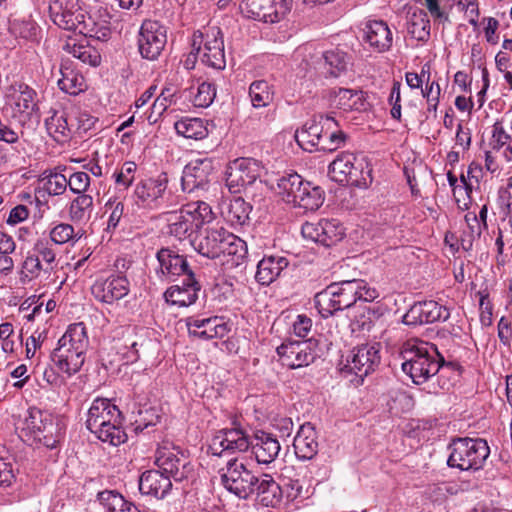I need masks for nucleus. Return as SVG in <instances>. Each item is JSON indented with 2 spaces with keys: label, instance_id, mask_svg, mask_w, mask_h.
Segmentation results:
<instances>
[{
  "label": "nucleus",
  "instance_id": "5fc2aeb1",
  "mask_svg": "<svg viewBox=\"0 0 512 512\" xmlns=\"http://www.w3.org/2000/svg\"><path fill=\"white\" fill-rule=\"evenodd\" d=\"M34 255L44 263V271L51 272L54 269L56 262V252L53 248V244L46 239H39L36 241L33 247Z\"/></svg>",
  "mask_w": 512,
  "mask_h": 512
},
{
  "label": "nucleus",
  "instance_id": "a878e982",
  "mask_svg": "<svg viewBox=\"0 0 512 512\" xmlns=\"http://www.w3.org/2000/svg\"><path fill=\"white\" fill-rule=\"evenodd\" d=\"M231 232L224 227H211L205 230V235L195 244L199 254L210 259H215L225 253V244Z\"/></svg>",
  "mask_w": 512,
  "mask_h": 512
},
{
  "label": "nucleus",
  "instance_id": "423d86ee",
  "mask_svg": "<svg viewBox=\"0 0 512 512\" xmlns=\"http://www.w3.org/2000/svg\"><path fill=\"white\" fill-rule=\"evenodd\" d=\"M22 430L34 442L48 449H54L63 439L65 427L62 421L51 413L30 408Z\"/></svg>",
  "mask_w": 512,
  "mask_h": 512
},
{
  "label": "nucleus",
  "instance_id": "dca6fc26",
  "mask_svg": "<svg viewBox=\"0 0 512 512\" xmlns=\"http://www.w3.org/2000/svg\"><path fill=\"white\" fill-rule=\"evenodd\" d=\"M155 464L169 480L181 482L193 474V466L181 451L172 448H160L156 452Z\"/></svg>",
  "mask_w": 512,
  "mask_h": 512
},
{
  "label": "nucleus",
  "instance_id": "052dcab7",
  "mask_svg": "<svg viewBox=\"0 0 512 512\" xmlns=\"http://www.w3.org/2000/svg\"><path fill=\"white\" fill-rule=\"evenodd\" d=\"M216 97V88L209 82H202L193 96L192 102L195 107L207 108Z\"/></svg>",
  "mask_w": 512,
  "mask_h": 512
},
{
  "label": "nucleus",
  "instance_id": "6e6552de",
  "mask_svg": "<svg viewBox=\"0 0 512 512\" xmlns=\"http://www.w3.org/2000/svg\"><path fill=\"white\" fill-rule=\"evenodd\" d=\"M223 487L239 499H248L255 493L258 476L248 468L245 457H234L219 470Z\"/></svg>",
  "mask_w": 512,
  "mask_h": 512
},
{
  "label": "nucleus",
  "instance_id": "393cba45",
  "mask_svg": "<svg viewBox=\"0 0 512 512\" xmlns=\"http://www.w3.org/2000/svg\"><path fill=\"white\" fill-rule=\"evenodd\" d=\"M168 184L166 173H161L155 178H148L137 184L135 197L137 203L150 208L156 207L158 200L163 197Z\"/></svg>",
  "mask_w": 512,
  "mask_h": 512
},
{
  "label": "nucleus",
  "instance_id": "09e8293b",
  "mask_svg": "<svg viewBox=\"0 0 512 512\" xmlns=\"http://www.w3.org/2000/svg\"><path fill=\"white\" fill-rule=\"evenodd\" d=\"M355 160V154L349 152H343L339 154L334 161H332L328 167V173L330 178L338 183H346L348 171L352 168L353 161Z\"/></svg>",
  "mask_w": 512,
  "mask_h": 512
},
{
  "label": "nucleus",
  "instance_id": "37998d69",
  "mask_svg": "<svg viewBox=\"0 0 512 512\" xmlns=\"http://www.w3.org/2000/svg\"><path fill=\"white\" fill-rule=\"evenodd\" d=\"M324 202V191L321 187L307 182L302 188V192L294 204V207H299L305 211H315Z\"/></svg>",
  "mask_w": 512,
  "mask_h": 512
},
{
  "label": "nucleus",
  "instance_id": "c756f323",
  "mask_svg": "<svg viewBox=\"0 0 512 512\" xmlns=\"http://www.w3.org/2000/svg\"><path fill=\"white\" fill-rule=\"evenodd\" d=\"M293 447L296 457L300 460H311L317 455L319 448L317 433L311 423L300 426L294 437Z\"/></svg>",
  "mask_w": 512,
  "mask_h": 512
},
{
  "label": "nucleus",
  "instance_id": "13d9d810",
  "mask_svg": "<svg viewBox=\"0 0 512 512\" xmlns=\"http://www.w3.org/2000/svg\"><path fill=\"white\" fill-rule=\"evenodd\" d=\"M10 30L16 36L27 40H35L39 32V27L32 19L23 18L14 19L10 24Z\"/></svg>",
  "mask_w": 512,
  "mask_h": 512
},
{
  "label": "nucleus",
  "instance_id": "473e14b6",
  "mask_svg": "<svg viewBox=\"0 0 512 512\" xmlns=\"http://www.w3.org/2000/svg\"><path fill=\"white\" fill-rule=\"evenodd\" d=\"M61 78L58 79V87L69 95H79L87 89L84 76L75 69L73 63L62 59L60 65Z\"/></svg>",
  "mask_w": 512,
  "mask_h": 512
},
{
  "label": "nucleus",
  "instance_id": "cd10ccee",
  "mask_svg": "<svg viewBox=\"0 0 512 512\" xmlns=\"http://www.w3.org/2000/svg\"><path fill=\"white\" fill-rule=\"evenodd\" d=\"M252 453L258 464L268 465L272 463L281 450L278 439L271 433L257 431L251 440Z\"/></svg>",
  "mask_w": 512,
  "mask_h": 512
},
{
  "label": "nucleus",
  "instance_id": "e2e57ef3",
  "mask_svg": "<svg viewBox=\"0 0 512 512\" xmlns=\"http://www.w3.org/2000/svg\"><path fill=\"white\" fill-rule=\"evenodd\" d=\"M106 211L110 210L107 221V230H115L124 214V203L114 199H109L105 204Z\"/></svg>",
  "mask_w": 512,
  "mask_h": 512
},
{
  "label": "nucleus",
  "instance_id": "4d7b16f0",
  "mask_svg": "<svg viewBox=\"0 0 512 512\" xmlns=\"http://www.w3.org/2000/svg\"><path fill=\"white\" fill-rule=\"evenodd\" d=\"M227 242L225 244V253L222 255H227L232 257L233 264L239 265L246 258L248 254L247 244L244 240L234 235L228 236Z\"/></svg>",
  "mask_w": 512,
  "mask_h": 512
},
{
  "label": "nucleus",
  "instance_id": "3c124183",
  "mask_svg": "<svg viewBox=\"0 0 512 512\" xmlns=\"http://www.w3.org/2000/svg\"><path fill=\"white\" fill-rule=\"evenodd\" d=\"M50 242L54 244L76 243L83 235L81 229L75 231L73 225L59 223L50 230Z\"/></svg>",
  "mask_w": 512,
  "mask_h": 512
},
{
  "label": "nucleus",
  "instance_id": "9b49d317",
  "mask_svg": "<svg viewBox=\"0 0 512 512\" xmlns=\"http://www.w3.org/2000/svg\"><path fill=\"white\" fill-rule=\"evenodd\" d=\"M262 167L252 158H238L226 168V186L230 193L238 194L260 177Z\"/></svg>",
  "mask_w": 512,
  "mask_h": 512
},
{
  "label": "nucleus",
  "instance_id": "603ef678",
  "mask_svg": "<svg viewBox=\"0 0 512 512\" xmlns=\"http://www.w3.org/2000/svg\"><path fill=\"white\" fill-rule=\"evenodd\" d=\"M323 58L327 72L333 77H338L346 71L350 62L348 55L339 49L325 52Z\"/></svg>",
  "mask_w": 512,
  "mask_h": 512
},
{
  "label": "nucleus",
  "instance_id": "338daca9",
  "mask_svg": "<svg viewBox=\"0 0 512 512\" xmlns=\"http://www.w3.org/2000/svg\"><path fill=\"white\" fill-rule=\"evenodd\" d=\"M403 323L409 326L422 325L424 323L422 302L413 304L404 314Z\"/></svg>",
  "mask_w": 512,
  "mask_h": 512
},
{
  "label": "nucleus",
  "instance_id": "f704fd0d",
  "mask_svg": "<svg viewBox=\"0 0 512 512\" xmlns=\"http://www.w3.org/2000/svg\"><path fill=\"white\" fill-rule=\"evenodd\" d=\"M63 50L91 67H97L101 63V54L98 48L91 45L86 38L80 41L68 39L63 45Z\"/></svg>",
  "mask_w": 512,
  "mask_h": 512
},
{
  "label": "nucleus",
  "instance_id": "6ab92c4d",
  "mask_svg": "<svg viewBox=\"0 0 512 512\" xmlns=\"http://www.w3.org/2000/svg\"><path fill=\"white\" fill-rule=\"evenodd\" d=\"M214 171L213 161L210 158H198L191 160L183 170L182 189L191 193L195 190L206 189Z\"/></svg>",
  "mask_w": 512,
  "mask_h": 512
},
{
  "label": "nucleus",
  "instance_id": "ea45409f",
  "mask_svg": "<svg viewBox=\"0 0 512 512\" xmlns=\"http://www.w3.org/2000/svg\"><path fill=\"white\" fill-rule=\"evenodd\" d=\"M371 172L372 169L367 158L362 154H355V160L353 161L352 168L348 171L345 184L367 187L372 182Z\"/></svg>",
  "mask_w": 512,
  "mask_h": 512
},
{
  "label": "nucleus",
  "instance_id": "6e6d98bb",
  "mask_svg": "<svg viewBox=\"0 0 512 512\" xmlns=\"http://www.w3.org/2000/svg\"><path fill=\"white\" fill-rule=\"evenodd\" d=\"M14 459L0 444V487H9L15 481Z\"/></svg>",
  "mask_w": 512,
  "mask_h": 512
},
{
  "label": "nucleus",
  "instance_id": "2eb2a0df",
  "mask_svg": "<svg viewBox=\"0 0 512 512\" xmlns=\"http://www.w3.org/2000/svg\"><path fill=\"white\" fill-rule=\"evenodd\" d=\"M167 42L166 27L156 20H145L139 30L138 49L147 60H156Z\"/></svg>",
  "mask_w": 512,
  "mask_h": 512
},
{
  "label": "nucleus",
  "instance_id": "774afa93",
  "mask_svg": "<svg viewBox=\"0 0 512 512\" xmlns=\"http://www.w3.org/2000/svg\"><path fill=\"white\" fill-rule=\"evenodd\" d=\"M44 266L40 262V260L33 254H30L26 257L23 263V273L27 277L36 278L39 276L40 272L44 271Z\"/></svg>",
  "mask_w": 512,
  "mask_h": 512
},
{
  "label": "nucleus",
  "instance_id": "79ce46f5",
  "mask_svg": "<svg viewBox=\"0 0 512 512\" xmlns=\"http://www.w3.org/2000/svg\"><path fill=\"white\" fill-rule=\"evenodd\" d=\"M174 128L178 135L187 139L201 140L208 135L206 122L201 118H181L175 122Z\"/></svg>",
  "mask_w": 512,
  "mask_h": 512
},
{
  "label": "nucleus",
  "instance_id": "a19ab883",
  "mask_svg": "<svg viewBox=\"0 0 512 512\" xmlns=\"http://www.w3.org/2000/svg\"><path fill=\"white\" fill-rule=\"evenodd\" d=\"M184 215L193 223L196 230L214 220V213L211 206L204 201L190 202L181 208Z\"/></svg>",
  "mask_w": 512,
  "mask_h": 512
},
{
  "label": "nucleus",
  "instance_id": "f3484780",
  "mask_svg": "<svg viewBox=\"0 0 512 512\" xmlns=\"http://www.w3.org/2000/svg\"><path fill=\"white\" fill-rule=\"evenodd\" d=\"M301 234L307 240L329 247L343 239L345 230L337 219H321L304 223Z\"/></svg>",
  "mask_w": 512,
  "mask_h": 512
},
{
  "label": "nucleus",
  "instance_id": "c03bdc74",
  "mask_svg": "<svg viewBox=\"0 0 512 512\" xmlns=\"http://www.w3.org/2000/svg\"><path fill=\"white\" fill-rule=\"evenodd\" d=\"M408 34L419 42L426 43L430 39V20L423 10L413 12L407 23Z\"/></svg>",
  "mask_w": 512,
  "mask_h": 512
},
{
  "label": "nucleus",
  "instance_id": "bb28decb",
  "mask_svg": "<svg viewBox=\"0 0 512 512\" xmlns=\"http://www.w3.org/2000/svg\"><path fill=\"white\" fill-rule=\"evenodd\" d=\"M200 284L195 279L193 271H189V278L184 280L183 285H173L169 287L164 297L166 302L179 307H188L194 304L198 298Z\"/></svg>",
  "mask_w": 512,
  "mask_h": 512
},
{
  "label": "nucleus",
  "instance_id": "412c9836",
  "mask_svg": "<svg viewBox=\"0 0 512 512\" xmlns=\"http://www.w3.org/2000/svg\"><path fill=\"white\" fill-rule=\"evenodd\" d=\"M189 336L211 340L223 338L230 332V326L222 317L214 316L209 318L189 317L186 320Z\"/></svg>",
  "mask_w": 512,
  "mask_h": 512
},
{
  "label": "nucleus",
  "instance_id": "5701e85b",
  "mask_svg": "<svg viewBox=\"0 0 512 512\" xmlns=\"http://www.w3.org/2000/svg\"><path fill=\"white\" fill-rule=\"evenodd\" d=\"M76 32L85 38L105 41L111 35L110 16L106 11L96 10L86 12L76 27Z\"/></svg>",
  "mask_w": 512,
  "mask_h": 512
},
{
  "label": "nucleus",
  "instance_id": "bf43d9fd",
  "mask_svg": "<svg viewBox=\"0 0 512 512\" xmlns=\"http://www.w3.org/2000/svg\"><path fill=\"white\" fill-rule=\"evenodd\" d=\"M423 306V317L424 323H434L438 321H446L450 317L449 309L443 305H440L436 301H424Z\"/></svg>",
  "mask_w": 512,
  "mask_h": 512
},
{
  "label": "nucleus",
  "instance_id": "0e129e2a",
  "mask_svg": "<svg viewBox=\"0 0 512 512\" xmlns=\"http://www.w3.org/2000/svg\"><path fill=\"white\" fill-rule=\"evenodd\" d=\"M136 164L134 162H125L121 169L114 173L115 182L119 186L127 189L134 181Z\"/></svg>",
  "mask_w": 512,
  "mask_h": 512
},
{
  "label": "nucleus",
  "instance_id": "f257e3e1",
  "mask_svg": "<svg viewBox=\"0 0 512 512\" xmlns=\"http://www.w3.org/2000/svg\"><path fill=\"white\" fill-rule=\"evenodd\" d=\"M400 355L402 371L416 385L426 383L441 367L459 368L453 362L446 363L436 345L418 338L407 340L401 347Z\"/></svg>",
  "mask_w": 512,
  "mask_h": 512
},
{
  "label": "nucleus",
  "instance_id": "72a5a7b5",
  "mask_svg": "<svg viewBox=\"0 0 512 512\" xmlns=\"http://www.w3.org/2000/svg\"><path fill=\"white\" fill-rule=\"evenodd\" d=\"M288 264L286 257L266 256L257 265L255 279L261 285H269L280 276Z\"/></svg>",
  "mask_w": 512,
  "mask_h": 512
},
{
  "label": "nucleus",
  "instance_id": "f8f14e48",
  "mask_svg": "<svg viewBox=\"0 0 512 512\" xmlns=\"http://www.w3.org/2000/svg\"><path fill=\"white\" fill-rule=\"evenodd\" d=\"M379 346V343H365L354 347L341 369L355 374L363 381V378L373 372L380 363Z\"/></svg>",
  "mask_w": 512,
  "mask_h": 512
},
{
  "label": "nucleus",
  "instance_id": "9d476101",
  "mask_svg": "<svg viewBox=\"0 0 512 512\" xmlns=\"http://www.w3.org/2000/svg\"><path fill=\"white\" fill-rule=\"evenodd\" d=\"M4 108L12 118L25 122L38 115L37 92L21 81L6 86L3 91Z\"/></svg>",
  "mask_w": 512,
  "mask_h": 512
},
{
  "label": "nucleus",
  "instance_id": "7ed1b4c3",
  "mask_svg": "<svg viewBox=\"0 0 512 512\" xmlns=\"http://www.w3.org/2000/svg\"><path fill=\"white\" fill-rule=\"evenodd\" d=\"M346 138L335 118L324 114L315 115L295 132L297 144L308 152L335 151L345 143Z\"/></svg>",
  "mask_w": 512,
  "mask_h": 512
},
{
  "label": "nucleus",
  "instance_id": "c9c22d12",
  "mask_svg": "<svg viewBox=\"0 0 512 512\" xmlns=\"http://www.w3.org/2000/svg\"><path fill=\"white\" fill-rule=\"evenodd\" d=\"M331 104L344 111L364 109L363 92L359 90L334 88L329 92Z\"/></svg>",
  "mask_w": 512,
  "mask_h": 512
},
{
  "label": "nucleus",
  "instance_id": "2f4dec72",
  "mask_svg": "<svg viewBox=\"0 0 512 512\" xmlns=\"http://www.w3.org/2000/svg\"><path fill=\"white\" fill-rule=\"evenodd\" d=\"M256 501L265 507L278 506L283 497V488L273 479L271 475L264 474L258 478L257 485L254 486Z\"/></svg>",
  "mask_w": 512,
  "mask_h": 512
},
{
  "label": "nucleus",
  "instance_id": "aec40b11",
  "mask_svg": "<svg viewBox=\"0 0 512 512\" xmlns=\"http://www.w3.org/2000/svg\"><path fill=\"white\" fill-rule=\"evenodd\" d=\"M130 284L125 276L112 274L98 278L91 286L93 297L102 303L113 304L128 295Z\"/></svg>",
  "mask_w": 512,
  "mask_h": 512
},
{
  "label": "nucleus",
  "instance_id": "de8ad7c7",
  "mask_svg": "<svg viewBox=\"0 0 512 512\" xmlns=\"http://www.w3.org/2000/svg\"><path fill=\"white\" fill-rule=\"evenodd\" d=\"M252 207L243 198L236 197L230 201L225 218L232 226H242L249 220Z\"/></svg>",
  "mask_w": 512,
  "mask_h": 512
},
{
  "label": "nucleus",
  "instance_id": "f03ea898",
  "mask_svg": "<svg viewBox=\"0 0 512 512\" xmlns=\"http://www.w3.org/2000/svg\"><path fill=\"white\" fill-rule=\"evenodd\" d=\"M380 296L378 290L365 280L352 279L333 282L314 297V304L323 318L352 307L358 300L372 302Z\"/></svg>",
  "mask_w": 512,
  "mask_h": 512
},
{
  "label": "nucleus",
  "instance_id": "1a4fd4ad",
  "mask_svg": "<svg viewBox=\"0 0 512 512\" xmlns=\"http://www.w3.org/2000/svg\"><path fill=\"white\" fill-rule=\"evenodd\" d=\"M191 46L200 55L201 62L215 70L226 67L223 34L219 27L210 26L193 33Z\"/></svg>",
  "mask_w": 512,
  "mask_h": 512
},
{
  "label": "nucleus",
  "instance_id": "e433bc0d",
  "mask_svg": "<svg viewBox=\"0 0 512 512\" xmlns=\"http://www.w3.org/2000/svg\"><path fill=\"white\" fill-rule=\"evenodd\" d=\"M307 182L297 173L287 174L278 179L277 193L283 201L294 206Z\"/></svg>",
  "mask_w": 512,
  "mask_h": 512
},
{
  "label": "nucleus",
  "instance_id": "20e7f679",
  "mask_svg": "<svg viewBox=\"0 0 512 512\" xmlns=\"http://www.w3.org/2000/svg\"><path fill=\"white\" fill-rule=\"evenodd\" d=\"M89 347V337L83 322L70 324L50 354L53 365L68 377L82 368Z\"/></svg>",
  "mask_w": 512,
  "mask_h": 512
},
{
  "label": "nucleus",
  "instance_id": "a211bd4d",
  "mask_svg": "<svg viewBox=\"0 0 512 512\" xmlns=\"http://www.w3.org/2000/svg\"><path fill=\"white\" fill-rule=\"evenodd\" d=\"M85 10L79 0H49V16L59 28L76 32Z\"/></svg>",
  "mask_w": 512,
  "mask_h": 512
},
{
  "label": "nucleus",
  "instance_id": "4be33fe9",
  "mask_svg": "<svg viewBox=\"0 0 512 512\" xmlns=\"http://www.w3.org/2000/svg\"><path fill=\"white\" fill-rule=\"evenodd\" d=\"M293 0H248L251 16L264 23L279 22L292 8Z\"/></svg>",
  "mask_w": 512,
  "mask_h": 512
},
{
  "label": "nucleus",
  "instance_id": "b1692460",
  "mask_svg": "<svg viewBox=\"0 0 512 512\" xmlns=\"http://www.w3.org/2000/svg\"><path fill=\"white\" fill-rule=\"evenodd\" d=\"M156 257L159 263L156 273L161 280L172 281L180 275H186L189 278V271L192 270L185 256L170 248H162L157 252Z\"/></svg>",
  "mask_w": 512,
  "mask_h": 512
},
{
  "label": "nucleus",
  "instance_id": "ddd939ff",
  "mask_svg": "<svg viewBox=\"0 0 512 512\" xmlns=\"http://www.w3.org/2000/svg\"><path fill=\"white\" fill-rule=\"evenodd\" d=\"M252 445L250 436L240 425L219 430L212 438L209 451L212 455L222 456L223 453L234 454L246 452Z\"/></svg>",
  "mask_w": 512,
  "mask_h": 512
},
{
  "label": "nucleus",
  "instance_id": "4468645a",
  "mask_svg": "<svg viewBox=\"0 0 512 512\" xmlns=\"http://www.w3.org/2000/svg\"><path fill=\"white\" fill-rule=\"evenodd\" d=\"M317 341L308 339L304 341L286 340L277 347V354L284 366L290 369L305 367L314 362Z\"/></svg>",
  "mask_w": 512,
  "mask_h": 512
},
{
  "label": "nucleus",
  "instance_id": "0eeeda50",
  "mask_svg": "<svg viewBox=\"0 0 512 512\" xmlns=\"http://www.w3.org/2000/svg\"><path fill=\"white\" fill-rule=\"evenodd\" d=\"M448 449L447 465L461 471L481 469L490 454L486 440L481 438H457Z\"/></svg>",
  "mask_w": 512,
  "mask_h": 512
},
{
  "label": "nucleus",
  "instance_id": "8fccbe9b",
  "mask_svg": "<svg viewBox=\"0 0 512 512\" xmlns=\"http://www.w3.org/2000/svg\"><path fill=\"white\" fill-rule=\"evenodd\" d=\"M40 182L42 190L49 196H60L67 190V178L58 172L44 171Z\"/></svg>",
  "mask_w": 512,
  "mask_h": 512
},
{
  "label": "nucleus",
  "instance_id": "680f3d73",
  "mask_svg": "<svg viewBox=\"0 0 512 512\" xmlns=\"http://www.w3.org/2000/svg\"><path fill=\"white\" fill-rule=\"evenodd\" d=\"M67 187L77 195H86L90 187V176L83 171L74 172L67 179Z\"/></svg>",
  "mask_w": 512,
  "mask_h": 512
},
{
  "label": "nucleus",
  "instance_id": "39448f33",
  "mask_svg": "<svg viewBox=\"0 0 512 512\" xmlns=\"http://www.w3.org/2000/svg\"><path fill=\"white\" fill-rule=\"evenodd\" d=\"M122 415L109 399H95L87 414L86 427L100 441L117 446L124 443L127 435L121 427Z\"/></svg>",
  "mask_w": 512,
  "mask_h": 512
},
{
  "label": "nucleus",
  "instance_id": "7c9ffc66",
  "mask_svg": "<svg viewBox=\"0 0 512 512\" xmlns=\"http://www.w3.org/2000/svg\"><path fill=\"white\" fill-rule=\"evenodd\" d=\"M172 488L169 476H165L160 470H148L142 473L139 479V490L144 495L163 499Z\"/></svg>",
  "mask_w": 512,
  "mask_h": 512
},
{
  "label": "nucleus",
  "instance_id": "c85d7f7f",
  "mask_svg": "<svg viewBox=\"0 0 512 512\" xmlns=\"http://www.w3.org/2000/svg\"><path fill=\"white\" fill-rule=\"evenodd\" d=\"M364 41L378 53L388 51L392 46L393 35L383 20H370L364 28Z\"/></svg>",
  "mask_w": 512,
  "mask_h": 512
},
{
  "label": "nucleus",
  "instance_id": "4c0bfd02",
  "mask_svg": "<svg viewBox=\"0 0 512 512\" xmlns=\"http://www.w3.org/2000/svg\"><path fill=\"white\" fill-rule=\"evenodd\" d=\"M50 116L45 120L48 134L58 143H64L70 138V125L66 112L62 109H51Z\"/></svg>",
  "mask_w": 512,
  "mask_h": 512
},
{
  "label": "nucleus",
  "instance_id": "49530a36",
  "mask_svg": "<svg viewBox=\"0 0 512 512\" xmlns=\"http://www.w3.org/2000/svg\"><path fill=\"white\" fill-rule=\"evenodd\" d=\"M249 96L253 107H267L274 99L273 86L265 80H256L249 87Z\"/></svg>",
  "mask_w": 512,
  "mask_h": 512
},
{
  "label": "nucleus",
  "instance_id": "a18cd8bd",
  "mask_svg": "<svg viewBox=\"0 0 512 512\" xmlns=\"http://www.w3.org/2000/svg\"><path fill=\"white\" fill-rule=\"evenodd\" d=\"M93 209L94 202L91 195H77L70 203L69 217L75 223H85L91 218Z\"/></svg>",
  "mask_w": 512,
  "mask_h": 512
},
{
  "label": "nucleus",
  "instance_id": "69168bd1",
  "mask_svg": "<svg viewBox=\"0 0 512 512\" xmlns=\"http://www.w3.org/2000/svg\"><path fill=\"white\" fill-rule=\"evenodd\" d=\"M509 143H511V136L506 132L501 122H496L493 125L492 137L490 141L492 149L499 151Z\"/></svg>",
  "mask_w": 512,
  "mask_h": 512
},
{
  "label": "nucleus",
  "instance_id": "864d4df0",
  "mask_svg": "<svg viewBox=\"0 0 512 512\" xmlns=\"http://www.w3.org/2000/svg\"><path fill=\"white\" fill-rule=\"evenodd\" d=\"M108 512H140L138 507L127 501L121 494L114 491H106L100 494Z\"/></svg>",
  "mask_w": 512,
  "mask_h": 512
},
{
  "label": "nucleus",
  "instance_id": "58836bf2",
  "mask_svg": "<svg viewBox=\"0 0 512 512\" xmlns=\"http://www.w3.org/2000/svg\"><path fill=\"white\" fill-rule=\"evenodd\" d=\"M166 222L168 225V233L179 240L189 238L196 228L193 223L181 211H171L166 213Z\"/></svg>",
  "mask_w": 512,
  "mask_h": 512
}]
</instances>
